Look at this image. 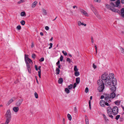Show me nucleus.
Returning a JSON list of instances; mask_svg holds the SVG:
<instances>
[{
    "instance_id": "nucleus-15",
    "label": "nucleus",
    "mask_w": 124,
    "mask_h": 124,
    "mask_svg": "<svg viewBox=\"0 0 124 124\" xmlns=\"http://www.w3.org/2000/svg\"><path fill=\"white\" fill-rule=\"evenodd\" d=\"M78 25L79 26H80L81 25H84L85 26H86V24L85 23H82L80 21H78Z\"/></svg>"
},
{
    "instance_id": "nucleus-60",
    "label": "nucleus",
    "mask_w": 124,
    "mask_h": 124,
    "mask_svg": "<svg viewBox=\"0 0 124 124\" xmlns=\"http://www.w3.org/2000/svg\"><path fill=\"white\" fill-rule=\"evenodd\" d=\"M73 8H77V7L76 6H73Z\"/></svg>"
},
{
    "instance_id": "nucleus-12",
    "label": "nucleus",
    "mask_w": 124,
    "mask_h": 124,
    "mask_svg": "<svg viewBox=\"0 0 124 124\" xmlns=\"http://www.w3.org/2000/svg\"><path fill=\"white\" fill-rule=\"evenodd\" d=\"M23 101V100L22 99L19 100L16 103V105L18 107L21 104Z\"/></svg>"
},
{
    "instance_id": "nucleus-27",
    "label": "nucleus",
    "mask_w": 124,
    "mask_h": 124,
    "mask_svg": "<svg viewBox=\"0 0 124 124\" xmlns=\"http://www.w3.org/2000/svg\"><path fill=\"white\" fill-rule=\"evenodd\" d=\"M74 75L78 77L79 75V73L78 72H75L74 73Z\"/></svg>"
},
{
    "instance_id": "nucleus-43",
    "label": "nucleus",
    "mask_w": 124,
    "mask_h": 124,
    "mask_svg": "<svg viewBox=\"0 0 124 124\" xmlns=\"http://www.w3.org/2000/svg\"><path fill=\"white\" fill-rule=\"evenodd\" d=\"M85 123H86V124H89V121H88V119H86L85 118Z\"/></svg>"
},
{
    "instance_id": "nucleus-33",
    "label": "nucleus",
    "mask_w": 124,
    "mask_h": 124,
    "mask_svg": "<svg viewBox=\"0 0 124 124\" xmlns=\"http://www.w3.org/2000/svg\"><path fill=\"white\" fill-rule=\"evenodd\" d=\"M74 70L75 72L77 71L78 70V69L77 68V66H75L74 67Z\"/></svg>"
},
{
    "instance_id": "nucleus-24",
    "label": "nucleus",
    "mask_w": 124,
    "mask_h": 124,
    "mask_svg": "<svg viewBox=\"0 0 124 124\" xmlns=\"http://www.w3.org/2000/svg\"><path fill=\"white\" fill-rule=\"evenodd\" d=\"M80 81V78L79 77H78L76 78V83L77 84H78L79 82Z\"/></svg>"
},
{
    "instance_id": "nucleus-64",
    "label": "nucleus",
    "mask_w": 124,
    "mask_h": 124,
    "mask_svg": "<svg viewBox=\"0 0 124 124\" xmlns=\"http://www.w3.org/2000/svg\"><path fill=\"white\" fill-rule=\"evenodd\" d=\"M40 35L41 36H43V33L42 32H41L40 33Z\"/></svg>"
},
{
    "instance_id": "nucleus-57",
    "label": "nucleus",
    "mask_w": 124,
    "mask_h": 124,
    "mask_svg": "<svg viewBox=\"0 0 124 124\" xmlns=\"http://www.w3.org/2000/svg\"><path fill=\"white\" fill-rule=\"evenodd\" d=\"M97 68V66L93 64V69H95Z\"/></svg>"
},
{
    "instance_id": "nucleus-35",
    "label": "nucleus",
    "mask_w": 124,
    "mask_h": 124,
    "mask_svg": "<svg viewBox=\"0 0 124 124\" xmlns=\"http://www.w3.org/2000/svg\"><path fill=\"white\" fill-rule=\"evenodd\" d=\"M94 47L95 50L96 54H97V46L96 45Z\"/></svg>"
},
{
    "instance_id": "nucleus-34",
    "label": "nucleus",
    "mask_w": 124,
    "mask_h": 124,
    "mask_svg": "<svg viewBox=\"0 0 124 124\" xmlns=\"http://www.w3.org/2000/svg\"><path fill=\"white\" fill-rule=\"evenodd\" d=\"M62 52L64 55L66 56L67 55V53L65 51H62Z\"/></svg>"
},
{
    "instance_id": "nucleus-42",
    "label": "nucleus",
    "mask_w": 124,
    "mask_h": 124,
    "mask_svg": "<svg viewBox=\"0 0 124 124\" xmlns=\"http://www.w3.org/2000/svg\"><path fill=\"white\" fill-rule=\"evenodd\" d=\"M67 61L69 63H70L71 62V61L69 58H67Z\"/></svg>"
},
{
    "instance_id": "nucleus-36",
    "label": "nucleus",
    "mask_w": 124,
    "mask_h": 124,
    "mask_svg": "<svg viewBox=\"0 0 124 124\" xmlns=\"http://www.w3.org/2000/svg\"><path fill=\"white\" fill-rule=\"evenodd\" d=\"M120 115H117V116H116V117L115 118V119L116 120H117L120 117Z\"/></svg>"
},
{
    "instance_id": "nucleus-45",
    "label": "nucleus",
    "mask_w": 124,
    "mask_h": 124,
    "mask_svg": "<svg viewBox=\"0 0 124 124\" xmlns=\"http://www.w3.org/2000/svg\"><path fill=\"white\" fill-rule=\"evenodd\" d=\"M24 0H21L18 2V4H20L23 2Z\"/></svg>"
},
{
    "instance_id": "nucleus-25",
    "label": "nucleus",
    "mask_w": 124,
    "mask_h": 124,
    "mask_svg": "<svg viewBox=\"0 0 124 124\" xmlns=\"http://www.w3.org/2000/svg\"><path fill=\"white\" fill-rule=\"evenodd\" d=\"M94 13L95 15L99 19H101V16L99 15H98L96 12Z\"/></svg>"
},
{
    "instance_id": "nucleus-61",
    "label": "nucleus",
    "mask_w": 124,
    "mask_h": 124,
    "mask_svg": "<svg viewBox=\"0 0 124 124\" xmlns=\"http://www.w3.org/2000/svg\"><path fill=\"white\" fill-rule=\"evenodd\" d=\"M58 65V68L59 69H61V65H60V64H59Z\"/></svg>"
},
{
    "instance_id": "nucleus-54",
    "label": "nucleus",
    "mask_w": 124,
    "mask_h": 124,
    "mask_svg": "<svg viewBox=\"0 0 124 124\" xmlns=\"http://www.w3.org/2000/svg\"><path fill=\"white\" fill-rule=\"evenodd\" d=\"M110 4L111 6H112L114 7L115 6V4L113 3H111Z\"/></svg>"
},
{
    "instance_id": "nucleus-32",
    "label": "nucleus",
    "mask_w": 124,
    "mask_h": 124,
    "mask_svg": "<svg viewBox=\"0 0 124 124\" xmlns=\"http://www.w3.org/2000/svg\"><path fill=\"white\" fill-rule=\"evenodd\" d=\"M20 15L21 16H24L25 15V13L24 12H22L21 13Z\"/></svg>"
},
{
    "instance_id": "nucleus-17",
    "label": "nucleus",
    "mask_w": 124,
    "mask_h": 124,
    "mask_svg": "<svg viewBox=\"0 0 124 124\" xmlns=\"http://www.w3.org/2000/svg\"><path fill=\"white\" fill-rule=\"evenodd\" d=\"M42 14L43 15L46 16L47 15V13L46 10L44 8H42Z\"/></svg>"
},
{
    "instance_id": "nucleus-31",
    "label": "nucleus",
    "mask_w": 124,
    "mask_h": 124,
    "mask_svg": "<svg viewBox=\"0 0 124 124\" xmlns=\"http://www.w3.org/2000/svg\"><path fill=\"white\" fill-rule=\"evenodd\" d=\"M103 116L104 119L106 121H107L108 120V119L107 118V117L105 115H104V114H103Z\"/></svg>"
},
{
    "instance_id": "nucleus-21",
    "label": "nucleus",
    "mask_w": 124,
    "mask_h": 124,
    "mask_svg": "<svg viewBox=\"0 0 124 124\" xmlns=\"http://www.w3.org/2000/svg\"><path fill=\"white\" fill-rule=\"evenodd\" d=\"M63 82V78H61L59 79L58 81V82L59 84H62Z\"/></svg>"
},
{
    "instance_id": "nucleus-62",
    "label": "nucleus",
    "mask_w": 124,
    "mask_h": 124,
    "mask_svg": "<svg viewBox=\"0 0 124 124\" xmlns=\"http://www.w3.org/2000/svg\"><path fill=\"white\" fill-rule=\"evenodd\" d=\"M121 2L122 4L124 3V0H121Z\"/></svg>"
},
{
    "instance_id": "nucleus-28",
    "label": "nucleus",
    "mask_w": 124,
    "mask_h": 124,
    "mask_svg": "<svg viewBox=\"0 0 124 124\" xmlns=\"http://www.w3.org/2000/svg\"><path fill=\"white\" fill-rule=\"evenodd\" d=\"M73 86V84H70V85H69L68 86V89H71Z\"/></svg>"
},
{
    "instance_id": "nucleus-19",
    "label": "nucleus",
    "mask_w": 124,
    "mask_h": 124,
    "mask_svg": "<svg viewBox=\"0 0 124 124\" xmlns=\"http://www.w3.org/2000/svg\"><path fill=\"white\" fill-rule=\"evenodd\" d=\"M121 11V15L123 17L124 16V8H122Z\"/></svg>"
},
{
    "instance_id": "nucleus-6",
    "label": "nucleus",
    "mask_w": 124,
    "mask_h": 124,
    "mask_svg": "<svg viewBox=\"0 0 124 124\" xmlns=\"http://www.w3.org/2000/svg\"><path fill=\"white\" fill-rule=\"evenodd\" d=\"M107 111L109 116L112 119L113 117L112 115V109L110 107H108L107 108Z\"/></svg>"
},
{
    "instance_id": "nucleus-29",
    "label": "nucleus",
    "mask_w": 124,
    "mask_h": 124,
    "mask_svg": "<svg viewBox=\"0 0 124 124\" xmlns=\"http://www.w3.org/2000/svg\"><path fill=\"white\" fill-rule=\"evenodd\" d=\"M65 91L67 93H70V90L68 89L67 88H65Z\"/></svg>"
},
{
    "instance_id": "nucleus-13",
    "label": "nucleus",
    "mask_w": 124,
    "mask_h": 124,
    "mask_svg": "<svg viewBox=\"0 0 124 124\" xmlns=\"http://www.w3.org/2000/svg\"><path fill=\"white\" fill-rule=\"evenodd\" d=\"M105 101L103 100H101L100 101V104L101 107H103L105 106Z\"/></svg>"
},
{
    "instance_id": "nucleus-46",
    "label": "nucleus",
    "mask_w": 124,
    "mask_h": 124,
    "mask_svg": "<svg viewBox=\"0 0 124 124\" xmlns=\"http://www.w3.org/2000/svg\"><path fill=\"white\" fill-rule=\"evenodd\" d=\"M44 60V58L43 57L41 58L39 60V61L40 62H42Z\"/></svg>"
},
{
    "instance_id": "nucleus-40",
    "label": "nucleus",
    "mask_w": 124,
    "mask_h": 124,
    "mask_svg": "<svg viewBox=\"0 0 124 124\" xmlns=\"http://www.w3.org/2000/svg\"><path fill=\"white\" fill-rule=\"evenodd\" d=\"M36 55L35 54H32V58H33V59H34L35 57H36Z\"/></svg>"
},
{
    "instance_id": "nucleus-1",
    "label": "nucleus",
    "mask_w": 124,
    "mask_h": 124,
    "mask_svg": "<svg viewBox=\"0 0 124 124\" xmlns=\"http://www.w3.org/2000/svg\"><path fill=\"white\" fill-rule=\"evenodd\" d=\"M114 75L113 73L109 74L108 78L104 81L105 85L108 87H110L113 84V82L114 79H116L114 78Z\"/></svg>"
},
{
    "instance_id": "nucleus-58",
    "label": "nucleus",
    "mask_w": 124,
    "mask_h": 124,
    "mask_svg": "<svg viewBox=\"0 0 124 124\" xmlns=\"http://www.w3.org/2000/svg\"><path fill=\"white\" fill-rule=\"evenodd\" d=\"M106 105L108 106H109V104H108V103L107 102H105V105Z\"/></svg>"
},
{
    "instance_id": "nucleus-4",
    "label": "nucleus",
    "mask_w": 124,
    "mask_h": 124,
    "mask_svg": "<svg viewBox=\"0 0 124 124\" xmlns=\"http://www.w3.org/2000/svg\"><path fill=\"white\" fill-rule=\"evenodd\" d=\"M113 80V84L111 85H110V87H109L110 88L111 91L113 92L112 93H114L116 90V87L115 86L117 85V80L116 79H114ZM115 94V93H114Z\"/></svg>"
},
{
    "instance_id": "nucleus-38",
    "label": "nucleus",
    "mask_w": 124,
    "mask_h": 124,
    "mask_svg": "<svg viewBox=\"0 0 124 124\" xmlns=\"http://www.w3.org/2000/svg\"><path fill=\"white\" fill-rule=\"evenodd\" d=\"M120 50L122 53L124 54V49L122 48L121 47L120 48Z\"/></svg>"
},
{
    "instance_id": "nucleus-2",
    "label": "nucleus",
    "mask_w": 124,
    "mask_h": 124,
    "mask_svg": "<svg viewBox=\"0 0 124 124\" xmlns=\"http://www.w3.org/2000/svg\"><path fill=\"white\" fill-rule=\"evenodd\" d=\"M115 96V94L114 93H112L110 94H106L104 96L102 95L100 98L102 99L104 98L105 101L109 103L111 101V100L114 98Z\"/></svg>"
},
{
    "instance_id": "nucleus-63",
    "label": "nucleus",
    "mask_w": 124,
    "mask_h": 124,
    "mask_svg": "<svg viewBox=\"0 0 124 124\" xmlns=\"http://www.w3.org/2000/svg\"><path fill=\"white\" fill-rule=\"evenodd\" d=\"M34 45L33 44V43H32L31 45V47L32 48L33 47H34Z\"/></svg>"
},
{
    "instance_id": "nucleus-18",
    "label": "nucleus",
    "mask_w": 124,
    "mask_h": 124,
    "mask_svg": "<svg viewBox=\"0 0 124 124\" xmlns=\"http://www.w3.org/2000/svg\"><path fill=\"white\" fill-rule=\"evenodd\" d=\"M14 100H15L16 99L13 98L12 99H11L8 102L7 104L8 105H9L10 104H11L12 102L14 100Z\"/></svg>"
},
{
    "instance_id": "nucleus-51",
    "label": "nucleus",
    "mask_w": 124,
    "mask_h": 124,
    "mask_svg": "<svg viewBox=\"0 0 124 124\" xmlns=\"http://www.w3.org/2000/svg\"><path fill=\"white\" fill-rule=\"evenodd\" d=\"M45 29L46 30H48L49 29V27L48 26H46L45 27Z\"/></svg>"
},
{
    "instance_id": "nucleus-50",
    "label": "nucleus",
    "mask_w": 124,
    "mask_h": 124,
    "mask_svg": "<svg viewBox=\"0 0 124 124\" xmlns=\"http://www.w3.org/2000/svg\"><path fill=\"white\" fill-rule=\"evenodd\" d=\"M115 103L117 105H118L119 104H118L119 103V101H115Z\"/></svg>"
},
{
    "instance_id": "nucleus-10",
    "label": "nucleus",
    "mask_w": 124,
    "mask_h": 124,
    "mask_svg": "<svg viewBox=\"0 0 124 124\" xmlns=\"http://www.w3.org/2000/svg\"><path fill=\"white\" fill-rule=\"evenodd\" d=\"M29 63L26 62L27 68L28 72L30 73H31V69L30 66L29 64Z\"/></svg>"
},
{
    "instance_id": "nucleus-44",
    "label": "nucleus",
    "mask_w": 124,
    "mask_h": 124,
    "mask_svg": "<svg viewBox=\"0 0 124 124\" xmlns=\"http://www.w3.org/2000/svg\"><path fill=\"white\" fill-rule=\"evenodd\" d=\"M34 95L35 97V98H38V95L37 93L36 92H35L34 93Z\"/></svg>"
},
{
    "instance_id": "nucleus-23",
    "label": "nucleus",
    "mask_w": 124,
    "mask_h": 124,
    "mask_svg": "<svg viewBox=\"0 0 124 124\" xmlns=\"http://www.w3.org/2000/svg\"><path fill=\"white\" fill-rule=\"evenodd\" d=\"M55 71L56 74V75H58L59 73L60 72V70L59 69V68H56Z\"/></svg>"
},
{
    "instance_id": "nucleus-49",
    "label": "nucleus",
    "mask_w": 124,
    "mask_h": 124,
    "mask_svg": "<svg viewBox=\"0 0 124 124\" xmlns=\"http://www.w3.org/2000/svg\"><path fill=\"white\" fill-rule=\"evenodd\" d=\"M88 92V89L87 87L86 88L85 90V92L86 93H87Z\"/></svg>"
},
{
    "instance_id": "nucleus-11",
    "label": "nucleus",
    "mask_w": 124,
    "mask_h": 124,
    "mask_svg": "<svg viewBox=\"0 0 124 124\" xmlns=\"http://www.w3.org/2000/svg\"><path fill=\"white\" fill-rule=\"evenodd\" d=\"M80 11L81 13H82L83 15L86 16H88V14L83 9H80Z\"/></svg>"
},
{
    "instance_id": "nucleus-26",
    "label": "nucleus",
    "mask_w": 124,
    "mask_h": 124,
    "mask_svg": "<svg viewBox=\"0 0 124 124\" xmlns=\"http://www.w3.org/2000/svg\"><path fill=\"white\" fill-rule=\"evenodd\" d=\"M67 117L69 120H71L72 119L71 116L69 114H68Z\"/></svg>"
},
{
    "instance_id": "nucleus-5",
    "label": "nucleus",
    "mask_w": 124,
    "mask_h": 124,
    "mask_svg": "<svg viewBox=\"0 0 124 124\" xmlns=\"http://www.w3.org/2000/svg\"><path fill=\"white\" fill-rule=\"evenodd\" d=\"M106 7L107 8L111 10L114 12H116L118 13H120V12L119 10L113 8L112 7H111V6L109 5H106Z\"/></svg>"
},
{
    "instance_id": "nucleus-52",
    "label": "nucleus",
    "mask_w": 124,
    "mask_h": 124,
    "mask_svg": "<svg viewBox=\"0 0 124 124\" xmlns=\"http://www.w3.org/2000/svg\"><path fill=\"white\" fill-rule=\"evenodd\" d=\"M94 1L98 2H101V0H94Z\"/></svg>"
},
{
    "instance_id": "nucleus-37",
    "label": "nucleus",
    "mask_w": 124,
    "mask_h": 124,
    "mask_svg": "<svg viewBox=\"0 0 124 124\" xmlns=\"http://www.w3.org/2000/svg\"><path fill=\"white\" fill-rule=\"evenodd\" d=\"M16 29L18 30H20L21 29V27L20 25H18L16 27Z\"/></svg>"
},
{
    "instance_id": "nucleus-30",
    "label": "nucleus",
    "mask_w": 124,
    "mask_h": 124,
    "mask_svg": "<svg viewBox=\"0 0 124 124\" xmlns=\"http://www.w3.org/2000/svg\"><path fill=\"white\" fill-rule=\"evenodd\" d=\"M20 23L22 25H23L25 24V22L23 20L21 21Z\"/></svg>"
},
{
    "instance_id": "nucleus-53",
    "label": "nucleus",
    "mask_w": 124,
    "mask_h": 124,
    "mask_svg": "<svg viewBox=\"0 0 124 124\" xmlns=\"http://www.w3.org/2000/svg\"><path fill=\"white\" fill-rule=\"evenodd\" d=\"M74 111L76 113L77 111V109L76 107H75L74 108Z\"/></svg>"
},
{
    "instance_id": "nucleus-3",
    "label": "nucleus",
    "mask_w": 124,
    "mask_h": 124,
    "mask_svg": "<svg viewBox=\"0 0 124 124\" xmlns=\"http://www.w3.org/2000/svg\"><path fill=\"white\" fill-rule=\"evenodd\" d=\"M97 84L99 86L98 88V90L99 92H103L104 89V81L101 79H99L97 81Z\"/></svg>"
},
{
    "instance_id": "nucleus-48",
    "label": "nucleus",
    "mask_w": 124,
    "mask_h": 124,
    "mask_svg": "<svg viewBox=\"0 0 124 124\" xmlns=\"http://www.w3.org/2000/svg\"><path fill=\"white\" fill-rule=\"evenodd\" d=\"M49 45H50V46L49 47V49H51L52 47L53 44L52 43H50V44H49Z\"/></svg>"
},
{
    "instance_id": "nucleus-56",
    "label": "nucleus",
    "mask_w": 124,
    "mask_h": 124,
    "mask_svg": "<svg viewBox=\"0 0 124 124\" xmlns=\"http://www.w3.org/2000/svg\"><path fill=\"white\" fill-rule=\"evenodd\" d=\"M60 62L59 60H58L57 62L56 63V65H58L59 64Z\"/></svg>"
},
{
    "instance_id": "nucleus-59",
    "label": "nucleus",
    "mask_w": 124,
    "mask_h": 124,
    "mask_svg": "<svg viewBox=\"0 0 124 124\" xmlns=\"http://www.w3.org/2000/svg\"><path fill=\"white\" fill-rule=\"evenodd\" d=\"M63 124H65V119L64 118H63Z\"/></svg>"
},
{
    "instance_id": "nucleus-39",
    "label": "nucleus",
    "mask_w": 124,
    "mask_h": 124,
    "mask_svg": "<svg viewBox=\"0 0 124 124\" xmlns=\"http://www.w3.org/2000/svg\"><path fill=\"white\" fill-rule=\"evenodd\" d=\"M60 59V61L61 62L62 61L63 59V56L62 55H61Z\"/></svg>"
},
{
    "instance_id": "nucleus-55",
    "label": "nucleus",
    "mask_w": 124,
    "mask_h": 124,
    "mask_svg": "<svg viewBox=\"0 0 124 124\" xmlns=\"http://www.w3.org/2000/svg\"><path fill=\"white\" fill-rule=\"evenodd\" d=\"M35 68L36 70L37 71L38 70V68H37V66L36 65H35Z\"/></svg>"
},
{
    "instance_id": "nucleus-22",
    "label": "nucleus",
    "mask_w": 124,
    "mask_h": 124,
    "mask_svg": "<svg viewBox=\"0 0 124 124\" xmlns=\"http://www.w3.org/2000/svg\"><path fill=\"white\" fill-rule=\"evenodd\" d=\"M120 3V1L119 0H117L116 3V7H118Z\"/></svg>"
},
{
    "instance_id": "nucleus-7",
    "label": "nucleus",
    "mask_w": 124,
    "mask_h": 124,
    "mask_svg": "<svg viewBox=\"0 0 124 124\" xmlns=\"http://www.w3.org/2000/svg\"><path fill=\"white\" fill-rule=\"evenodd\" d=\"M109 76V75H108V73L105 72L101 76V78L103 81H105L108 78Z\"/></svg>"
},
{
    "instance_id": "nucleus-14",
    "label": "nucleus",
    "mask_w": 124,
    "mask_h": 124,
    "mask_svg": "<svg viewBox=\"0 0 124 124\" xmlns=\"http://www.w3.org/2000/svg\"><path fill=\"white\" fill-rule=\"evenodd\" d=\"M37 3L38 2L36 1H35L34 2H33L31 5L32 8H35L36 6Z\"/></svg>"
},
{
    "instance_id": "nucleus-16",
    "label": "nucleus",
    "mask_w": 124,
    "mask_h": 124,
    "mask_svg": "<svg viewBox=\"0 0 124 124\" xmlns=\"http://www.w3.org/2000/svg\"><path fill=\"white\" fill-rule=\"evenodd\" d=\"M41 67L40 66H39L38 68V69L39 70V71H38V75L39 77L40 78H41Z\"/></svg>"
},
{
    "instance_id": "nucleus-47",
    "label": "nucleus",
    "mask_w": 124,
    "mask_h": 124,
    "mask_svg": "<svg viewBox=\"0 0 124 124\" xmlns=\"http://www.w3.org/2000/svg\"><path fill=\"white\" fill-rule=\"evenodd\" d=\"M77 83H75L74 84V85H73V88H74V89H75V88L76 87V86H77Z\"/></svg>"
},
{
    "instance_id": "nucleus-8",
    "label": "nucleus",
    "mask_w": 124,
    "mask_h": 124,
    "mask_svg": "<svg viewBox=\"0 0 124 124\" xmlns=\"http://www.w3.org/2000/svg\"><path fill=\"white\" fill-rule=\"evenodd\" d=\"M118 108L117 107H114L112 108V114L114 115H116L118 112Z\"/></svg>"
},
{
    "instance_id": "nucleus-20",
    "label": "nucleus",
    "mask_w": 124,
    "mask_h": 124,
    "mask_svg": "<svg viewBox=\"0 0 124 124\" xmlns=\"http://www.w3.org/2000/svg\"><path fill=\"white\" fill-rule=\"evenodd\" d=\"M19 109L18 107H15L13 108V110L15 112H17L18 111Z\"/></svg>"
},
{
    "instance_id": "nucleus-41",
    "label": "nucleus",
    "mask_w": 124,
    "mask_h": 124,
    "mask_svg": "<svg viewBox=\"0 0 124 124\" xmlns=\"http://www.w3.org/2000/svg\"><path fill=\"white\" fill-rule=\"evenodd\" d=\"M89 108L90 109H91V101L90 100L89 102Z\"/></svg>"
},
{
    "instance_id": "nucleus-9",
    "label": "nucleus",
    "mask_w": 124,
    "mask_h": 124,
    "mask_svg": "<svg viewBox=\"0 0 124 124\" xmlns=\"http://www.w3.org/2000/svg\"><path fill=\"white\" fill-rule=\"evenodd\" d=\"M24 58L26 63V62H29L30 64L31 63V64L32 63V62L31 60L28 58V55H26V54H25Z\"/></svg>"
}]
</instances>
